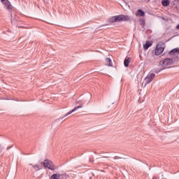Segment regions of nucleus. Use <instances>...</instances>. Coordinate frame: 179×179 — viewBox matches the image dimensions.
<instances>
[{
    "label": "nucleus",
    "instance_id": "8",
    "mask_svg": "<svg viewBox=\"0 0 179 179\" xmlns=\"http://www.w3.org/2000/svg\"><path fill=\"white\" fill-rule=\"evenodd\" d=\"M29 166H32L35 171H38L43 169V162L41 163V165H38V164L33 165L31 164H29Z\"/></svg>",
    "mask_w": 179,
    "mask_h": 179
},
{
    "label": "nucleus",
    "instance_id": "4",
    "mask_svg": "<svg viewBox=\"0 0 179 179\" xmlns=\"http://www.w3.org/2000/svg\"><path fill=\"white\" fill-rule=\"evenodd\" d=\"M116 22H128L129 20V16L125 15H119L115 16Z\"/></svg>",
    "mask_w": 179,
    "mask_h": 179
},
{
    "label": "nucleus",
    "instance_id": "22",
    "mask_svg": "<svg viewBox=\"0 0 179 179\" xmlns=\"http://www.w3.org/2000/svg\"><path fill=\"white\" fill-rule=\"evenodd\" d=\"M107 157H103V158H107Z\"/></svg>",
    "mask_w": 179,
    "mask_h": 179
},
{
    "label": "nucleus",
    "instance_id": "7",
    "mask_svg": "<svg viewBox=\"0 0 179 179\" xmlns=\"http://www.w3.org/2000/svg\"><path fill=\"white\" fill-rule=\"evenodd\" d=\"M155 76H156V75L155 73H151L150 75H148L145 77V86H146V85H149V83H150L152 82V80H153V79H155Z\"/></svg>",
    "mask_w": 179,
    "mask_h": 179
},
{
    "label": "nucleus",
    "instance_id": "3",
    "mask_svg": "<svg viewBox=\"0 0 179 179\" xmlns=\"http://www.w3.org/2000/svg\"><path fill=\"white\" fill-rule=\"evenodd\" d=\"M76 104H78L79 106L75 107L73 110H71L69 113H67L64 117H68V115H71V114H72V113H75V111H77V110H79V108H83V100H76Z\"/></svg>",
    "mask_w": 179,
    "mask_h": 179
},
{
    "label": "nucleus",
    "instance_id": "10",
    "mask_svg": "<svg viewBox=\"0 0 179 179\" xmlns=\"http://www.w3.org/2000/svg\"><path fill=\"white\" fill-rule=\"evenodd\" d=\"M4 4L8 10H12V5L10 4V2H9V1L6 0L4 2Z\"/></svg>",
    "mask_w": 179,
    "mask_h": 179
},
{
    "label": "nucleus",
    "instance_id": "21",
    "mask_svg": "<svg viewBox=\"0 0 179 179\" xmlns=\"http://www.w3.org/2000/svg\"><path fill=\"white\" fill-rule=\"evenodd\" d=\"M10 148V147H7V150H9Z\"/></svg>",
    "mask_w": 179,
    "mask_h": 179
},
{
    "label": "nucleus",
    "instance_id": "12",
    "mask_svg": "<svg viewBox=\"0 0 179 179\" xmlns=\"http://www.w3.org/2000/svg\"><path fill=\"white\" fill-rule=\"evenodd\" d=\"M152 43L150 41L145 42V44L143 45V49L145 50H148L149 47H151Z\"/></svg>",
    "mask_w": 179,
    "mask_h": 179
},
{
    "label": "nucleus",
    "instance_id": "1",
    "mask_svg": "<svg viewBox=\"0 0 179 179\" xmlns=\"http://www.w3.org/2000/svg\"><path fill=\"white\" fill-rule=\"evenodd\" d=\"M165 47H166V44H164V43L159 42L155 48V55H161V54H163V51H164Z\"/></svg>",
    "mask_w": 179,
    "mask_h": 179
},
{
    "label": "nucleus",
    "instance_id": "19",
    "mask_svg": "<svg viewBox=\"0 0 179 179\" xmlns=\"http://www.w3.org/2000/svg\"><path fill=\"white\" fill-rule=\"evenodd\" d=\"M1 2H6V0H1Z\"/></svg>",
    "mask_w": 179,
    "mask_h": 179
},
{
    "label": "nucleus",
    "instance_id": "15",
    "mask_svg": "<svg viewBox=\"0 0 179 179\" xmlns=\"http://www.w3.org/2000/svg\"><path fill=\"white\" fill-rule=\"evenodd\" d=\"M106 61L107 65H108V66H113V62L111 61V59H110V58H106Z\"/></svg>",
    "mask_w": 179,
    "mask_h": 179
},
{
    "label": "nucleus",
    "instance_id": "23",
    "mask_svg": "<svg viewBox=\"0 0 179 179\" xmlns=\"http://www.w3.org/2000/svg\"><path fill=\"white\" fill-rule=\"evenodd\" d=\"M43 1H48V0H43Z\"/></svg>",
    "mask_w": 179,
    "mask_h": 179
},
{
    "label": "nucleus",
    "instance_id": "5",
    "mask_svg": "<svg viewBox=\"0 0 179 179\" xmlns=\"http://www.w3.org/2000/svg\"><path fill=\"white\" fill-rule=\"evenodd\" d=\"M159 64L163 66H169L170 65H173V59L170 58H166L164 60L161 61Z\"/></svg>",
    "mask_w": 179,
    "mask_h": 179
},
{
    "label": "nucleus",
    "instance_id": "16",
    "mask_svg": "<svg viewBox=\"0 0 179 179\" xmlns=\"http://www.w3.org/2000/svg\"><path fill=\"white\" fill-rule=\"evenodd\" d=\"M108 22H109V23H115V22H117L115 16H113V17H111L110 18H109Z\"/></svg>",
    "mask_w": 179,
    "mask_h": 179
},
{
    "label": "nucleus",
    "instance_id": "18",
    "mask_svg": "<svg viewBox=\"0 0 179 179\" xmlns=\"http://www.w3.org/2000/svg\"><path fill=\"white\" fill-rule=\"evenodd\" d=\"M113 159H115V160H117L118 159H121V157H118V156H115L113 157Z\"/></svg>",
    "mask_w": 179,
    "mask_h": 179
},
{
    "label": "nucleus",
    "instance_id": "6",
    "mask_svg": "<svg viewBox=\"0 0 179 179\" xmlns=\"http://www.w3.org/2000/svg\"><path fill=\"white\" fill-rule=\"evenodd\" d=\"M59 178H61V179L68 178V175H66V173H64L62 175H61L59 173H58V174L55 173L50 178V179H59Z\"/></svg>",
    "mask_w": 179,
    "mask_h": 179
},
{
    "label": "nucleus",
    "instance_id": "14",
    "mask_svg": "<svg viewBox=\"0 0 179 179\" xmlns=\"http://www.w3.org/2000/svg\"><path fill=\"white\" fill-rule=\"evenodd\" d=\"M138 16L143 17L145 16V11L142 10L141 9L138 10L137 14Z\"/></svg>",
    "mask_w": 179,
    "mask_h": 179
},
{
    "label": "nucleus",
    "instance_id": "17",
    "mask_svg": "<svg viewBox=\"0 0 179 179\" xmlns=\"http://www.w3.org/2000/svg\"><path fill=\"white\" fill-rule=\"evenodd\" d=\"M139 23H140V24H141V26H145V20L141 18V19L139 20Z\"/></svg>",
    "mask_w": 179,
    "mask_h": 179
},
{
    "label": "nucleus",
    "instance_id": "11",
    "mask_svg": "<svg viewBox=\"0 0 179 179\" xmlns=\"http://www.w3.org/2000/svg\"><path fill=\"white\" fill-rule=\"evenodd\" d=\"M131 62V58L126 57L124 62V66L127 68V66H129V63Z\"/></svg>",
    "mask_w": 179,
    "mask_h": 179
},
{
    "label": "nucleus",
    "instance_id": "9",
    "mask_svg": "<svg viewBox=\"0 0 179 179\" xmlns=\"http://www.w3.org/2000/svg\"><path fill=\"white\" fill-rule=\"evenodd\" d=\"M171 55H179V48H174L169 52Z\"/></svg>",
    "mask_w": 179,
    "mask_h": 179
},
{
    "label": "nucleus",
    "instance_id": "20",
    "mask_svg": "<svg viewBox=\"0 0 179 179\" xmlns=\"http://www.w3.org/2000/svg\"><path fill=\"white\" fill-rule=\"evenodd\" d=\"M176 29H179V24L177 25Z\"/></svg>",
    "mask_w": 179,
    "mask_h": 179
},
{
    "label": "nucleus",
    "instance_id": "2",
    "mask_svg": "<svg viewBox=\"0 0 179 179\" xmlns=\"http://www.w3.org/2000/svg\"><path fill=\"white\" fill-rule=\"evenodd\" d=\"M42 166H44L45 169H48V170H51L52 171H55L57 169L54 163L50 159H45L43 163H42Z\"/></svg>",
    "mask_w": 179,
    "mask_h": 179
},
{
    "label": "nucleus",
    "instance_id": "13",
    "mask_svg": "<svg viewBox=\"0 0 179 179\" xmlns=\"http://www.w3.org/2000/svg\"><path fill=\"white\" fill-rule=\"evenodd\" d=\"M162 6H169L170 5V0H162Z\"/></svg>",
    "mask_w": 179,
    "mask_h": 179
}]
</instances>
